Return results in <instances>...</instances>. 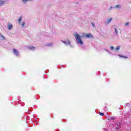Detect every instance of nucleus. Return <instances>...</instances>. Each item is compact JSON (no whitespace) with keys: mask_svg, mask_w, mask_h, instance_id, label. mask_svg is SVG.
Here are the masks:
<instances>
[{"mask_svg":"<svg viewBox=\"0 0 131 131\" xmlns=\"http://www.w3.org/2000/svg\"><path fill=\"white\" fill-rule=\"evenodd\" d=\"M111 21H112V18H110L108 20V23H110Z\"/></svg>","mask_w":131,"mask_h":131,"instance_id":"obj_12","label":"nucleus"},{"mask_svg":"<svg viewBox=\"0 0 131 131\" xmlns=\"http://www.w3.org/2000/svg\"><path fill=\"white\" fill-rule=\"evenodd\" d=\"M29 1H31V0H22V1L24 2V3H26V2H28Z\"/></svg>","mask_w":131,"mask_h":131,"instance_id":"obj_15","label":"nucleus"},{"mask_svg":"<svg viewBox=\"0 0 131 131\" xmlns=\"http://www.w3.org/2000/svg\"><path fill=\"white\" fill-rule=\"evenodd\" d=\"M92 25H93V27H94V24H92Z\"/></svg>","mask_w":131,"mask_h":131,"instance_id":"obj_20","label":"nucleus"},{"mask_svg":"<svg viewBox=\"0 0 131 131\" xmlns=\"http://www.w3.org/2000/svg\"><path fill=\"white\" fill-rule=\"evenodd\" d=\"M112 8H113L112 6H111V7L108 9V10H111V9H112Z\"/></svg>","mask_w":131,"mask_h":131,"instance_id":"obj_19","label":"nucleus"},{"mask_svg":"<svg viewBox=\"0 0 131 131\" xmlns=\"http://www.w3.org/2000/svg\"><path fill=\"white\" fill-rule=\"evenodd\" d=\"M7 26H8V29L9 30H11V29H12V28H13V25H12V24H8L7 25Z\"/></svg>","mask_w":131,"mask_h":131,"instance_id":"obj_2","label":"nucleus"},{"mask_svg":"<svg viewBox=\"0 0 131 131\" xmlns=\"http://www.w3.org/2000/svg\"><path fill=\"white\" fill-rule=\"evenodd\" d=\"M13 52L14 53V55H15L16 56H18V55H19V52H18V51H17V50L13 49Z\"/></svg>","mask_w":131,"mask_h":131,"instance_id":"obj_3","label":"nucleus"},{"mask_svg":"<svg viewBox=\"0 0 131 131\" xmlns=\"http://www.w3.org/2000/svg\"><path fill=\"white\" fill-rule=\"evenodd\" d=\"M110 120H111L112 121H113L115 120V118H114V117H111V118H110Z\"/></svg>","mask_w":131,"mask_h":131,"instance_id":"obj_8","label":"nucleus"},{"mask_svg":"<svg viewBox=\"0 0 131 131\" xmlns=\"http://www.w3.org/2000/svg\"><path fill=\"white\" fill-rule=\"evenodd\" d=\"M5 5V2L0 0V6H4Z\"/></svg>","mask_w":131,"mask_h":131,"instance_id":"obj_4","label":"nucleus"},{"mask_svg":"<svg viewBox=\"0 0 131 131\" xmlns=\"http://www.w3.org/2000/svg\"><path fill=\"white\" fill-rule=\"evenodd\" d=\"M22 27H24L25 26V22H23L21 24Z\"/></svg>","mask_w":131,"mask_h":131,"instance_id":"obj_9","label":"nucleus"},{"mask_svg":"<svg viewBox=\"0 0 131 131\" xmlns=\"http://www.w3.org/2000/svg\"><path fill=\"white\" fill-rule=\"evenodd\" d=\"M22 16H20L18 19V23L19 24H21V21H22Z\"/></svg>","mask_w":131,"mask_h":131,"instance_id":"obj_5","label":"nucleus"},{"mask_svg":"<svg viewBox=\"0 0 131 131\" xmlns=\"http://www.w3.org/2000/svg\"><path fill=\"white\" fill-rule=\"evenodd\" d=\"M119 57H120L121 58H125V59H127V57L124 56L123 55H120V54L119 55Z\"/></svg>","mask_w":131,"mask_h":131,"instance_id":"obj_7","label":"nucleus"},{"mask_svg":"<svg viewBox=\"0 0 131 131\" xmlns=\"http://www.w3.org/2000/svg\"><path fill=\"white\" fill-rule=\"evenodd\" d=\"M115 33L116 34H117V30H116V28H115Z\"/></svg>","mask_w":131,"mask_h":131,"instance_id":"obj_17","label":"nucleus"},{"mask_svg":"<svg viewBox=\"0 0 131 131\" xmlns=\"http://www.w3.org/2000/svg\"><path fill=\"white\" fill-rule=\"evenodd\" d=\"M1 37H2L3 39H6V38L5 37V36H4V35L1 34Z\"/></svg>","mask_w":131,"mask_h":131,"instance_id":"obj_13","label":"nucleus"},{"mask_svg":"<svg viewBox=\"0 0 131 131\" xmlns=\"http://www.w3.org/2000/svg\"><path fill=\"white\" fill-rule=\"evenodd\" d=\"M116 50H117V51H118V50H120V46H117L116 47Z\"/></svg>","mask_w":131,"mask_h":131,"instance_id":"obj_10","label":"nucleus"},{"mask_svg":"<svg viewBox=\"0 0 131 131\" xmlns=\"http://www.w3.org/2000/svg\"><path fill=\"white\" fill-rule=\"evenodd\" d=\"M110 49H111V50H113L114 49V47L113 46H111Z\"/></svg>","mask_w":131,"mask_h":131,"instance_id":"obj_18","label":"nucleus"},{"mask_svg":"<svg viewBox=\"0 0 131 131\" xmlns=\"http://www.w3.org/2000/svg\"><path fill=\"white\" fill-rule=\"evenodd\" d=\"M74 36H75V39L78 43H79L80 45H83V42L81 40V38L86 37V38H92L93 37V35L91 33L85 34V33H82V36H81L77 33H75L74 35Z\"/></svg>","mask_w":131,"mask_h":131,"instance_id":"obj_1","label":"nucleus"},{"mask_svg":"<svg viewBox=\"0 0 131 131\" xmlns=\"http://www.w3.org/2000/svg\"><path fill=\"white\" fill-rule=\"evenodd\" d=\"M30 50H32L33 51L35 49V47H33V46H30L29 47Z\"/></svg>","mask_w":131,"mask_h":131,"instance_id":"obj_6","label":"nucleus"},{"mask_svg":"<svg viewBox=\"0 0 131 131\" xmlns=\"http://www.w3.org/2000/svg\"><path fill=\"white\" fill-rule=\"evenodd\" d=\"M120 5H116V6H115V8H120Z\"/></svg>","mask_w":131,"mask_h":131,"instance_id":"obj_16","label":"nucleus"},{"mask_svg":"<svg viewBox=\"0 0 131 131\" xmlns=\"http://www.w3.org/2000/svg\"><path fill=\"white\" fill-rule=\"evenodd\" d=\"M125 25L126 26H127L128 25H129V23H128V22L126 23L125 24Z\"/></svg>","mask_w":131,"mask_h":131,"instance_id":"obj_14","label":"nucleus"},{"mask_svg":"<svg viewBox=\"0 0 131 131\" xmlns=\"http://www.w3.org/2000/svg\"><path fill=\"white\" fill-rule=\"evenodd\" d=\"M99 115H100L101 116H104V113H101V112H100V113H99Z\"/></svg>","mask_w":131,"mask_h":131,"instance_id":"obj_11","label":"nucleus"},{"mask_svg":"<svg viewBox=\"0 0 131 131\" xmlns=\"http://www.w3.org/2000/svg\"><path fill=\"white\" fill-rule=\"evenodd\" d=\"M110 120V119H108V120Z\"/></svg>","mask_w":131,"mask_h":131,"instance_id":"obj_21","label":"nucleus"}]
</instances>
